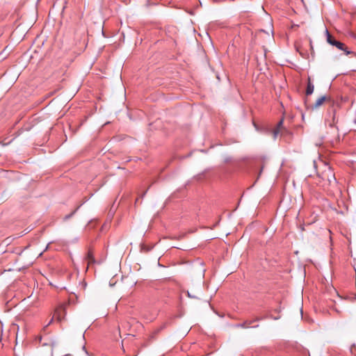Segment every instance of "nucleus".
I'll use <instances>...</instances> for the list:
<instances>
[{"label": "nucleus", "mask_w": 356, "mask_h": 356, "mask_svg": "<svg viewBox=\"0 0 356 356\" xmlns=\"http://www.w3.org/2000/svg\"><path fill=\"white\" fill-rule=\"evenodd\" d=\"M325 102H332V99L328 96H321L318 97L314 105L312 106L313 109L320 107Z\"/></svg>", "instance_id": "obj_4"}, {"label": "nucleus", "mask_w": 356, "mask_h": 356, "mask_svg": "<svg viewBox=\"0 0 356 356\" xmlns=\"http://www.w3.org/2000/svg\"><path fill=\"white\" fill-rule=\"evenodd\" d=\"M314 167H315V168H316V162H315V161L314 162Z\"/></svg>", "instance_id": "obj_12"}, {"label": "nucleus", "mask_w": 356, "mask_h": 356, "mask_svg": "<svg viewBox=\"0 0 356 356\" xmlns=\"http://www.w3.org/2000/svg\"><path fill=\"white\" fill-rule=\"evenodd\" d=\"M42 337H41V336H38V337H36V339H35V340H36V341H38V342H39L40 343H42Z\"/></svg>", "instance_id": "obj_10"}, {"label": "nucleus", "mask_w": 356, "mask_h": 356, "mask_svg": "<svg viewBox=\"0 0 356 356\" xmlns=\"http://www.w3.org/2000/svg\"><path fill=\"white\" fill-rule=\"evenodd\" d=\"M70 216H66L65 218H70Z\"/></svg>", "instance_id": "obj_13"}, {"label": "nucleus", "mask_w": 356, "mask_h": 356, "mask_svg": "<svg viewBox=\"0 0 356 356\" xmlns=\"http://www.w3.org/2000/svg\"><path fill=\"white\" fill-rule=\"evenodd\" d=\"M42 346H47V345H48V343H47V342H44V343H42Z\"/></svg>", "instance_id": "obj_11"}, {"label": "nucleus", "mask_w": 356, "mask_h": 356, "mask_svg": "<svg viewBox=\"0 0 356 356\" xmlns=\"http://www.w3.org/2000/svg\"><path fill=\"white\" fill-rule=\"evenodd\" d=\"M321 163H322V164H323V165L324 166V164H325V163H323V161H321Z\"/></svg>", "instance_id": "obj_14"}, {"label": "nucleus", "mask_w": 356, "mask_h": 356, "mask_svg": "<svg viewBox=\"0 0 356 356\" xmlns=\"http://www.w3.org/2000/svg\"><path fill=\"white\" fill-rule=\"evenodd\" d=\"M278 134H280L281 136H286V135H290L291 132L286 129L283 127V119H282L277 124L276 128L273 131V135L274 138H276Z\"/></svg>", "instance_id": "obj_3"}, {"label": "nucleus", "mask_w": 356, "mask_h": 356, "mask_svg": "<svg viewBox=\"0 0 356 356\" xmlns=\"http://www.w3.org/2000/svg\"><path fill=\"white\" fill-rule=\"evenodd\" d=\"M86 260L88 263V266L91 265H94L96 264V260L95 259L94 253L92 249H89L88 253L86 257Z\"/></svg>", "instance_id": "obj_6"}, {"label": "nucleus", "mask_w": 356, "mask_h": 356, "mask_svg": "<svg viewBox=\"0 0 356 356\" xmlns=\"http://www.w3.org/2000/svg\"><path fill=\"white\" fill-rule=\"evenodd\" d=\"M325 33H326V36H327V42L334 46L338 41L336 40L332 35L331 34L329 33V31L326 29L325 31Z\"/></svg>", "instance_id": "obj_9"}, {"label": "nucleus", "mask_w": 356, "mask_h": 356, "mask_svg": "<svg viewBox=\"0 0 356 356\" xmlns=\"http://www.w3.org/2000/svg\"><path fill=\"white\" fill-rule=\"evenodd\" d=\"M314 86L312 83L311 77L308 76L307 85V88H306V92H305L306 95L308 96V95H312L314 92Z\"/></svg>", "instance_id": "obj_7"}, {"label": "nucleus", "mask_w": 356, "mask_h": 356, "mask_svg": "<svg viewBox=\"0 0 356 356\" xmlns=\"http://www.w3.org/2000/svg\"><path fill=\"white\" fill-rule=\"evenodd\" d=\"M68 306L67 303H63L57 307L54 311V317L51 319L49 324V325L54 320V318H56V320L59 322L64 320L65 316L66 315V308Z\"/></svg>", "instance_id": "obj_2"}, {"label": "nucleus", "mask_w": 356, "mask_h": 356, "mask_svg": "<svg viewBox=\"0 0 356 356\" xmlns=\"http://www.w3.org/2000/svg\"><path fill=\"white\" fill-rule=\"evenodd\" d=\"M260 318H256L254 320H252V321H244L243 323H238L237 325H236V327H242V328H248V327H259V325H251L254 322H256V321H259Z\"/></svg>", "instance_id": "obj_5"}, {"label": "nucleus", "mask_w": 356, "mask_h": 356, "mask_svg": "<svg viewBox=\"0 0 356 356\" xmlns=\"http://www.w3.org/2000/svg\"><path fill=\"white\" fill-rule=\"evenodd\" d=\"M318 181V184L323 189H327L330 186L336 185L337 180L334 173L331 167L324 164V170L321 172H317Z\"/></svg>", "instance_id": "obj_1"}, {"label": "nucleus", "mask_w": 356, "mask_h": 356, "mask_svg": "<svg viewBox=\"0 0 356 356\" xmlns=\"http://www.w3.org/2000/svg\"><path fill=\"white\" fill-rule=\"evenodd\" d=\"M334 46L336 47L338 49L343 51L346 55H349L353 53L352 51L348 50L347 47L343 42L339 41H338Z\"/></svg>", "instance_id": "obj_8"}]
</instances>
